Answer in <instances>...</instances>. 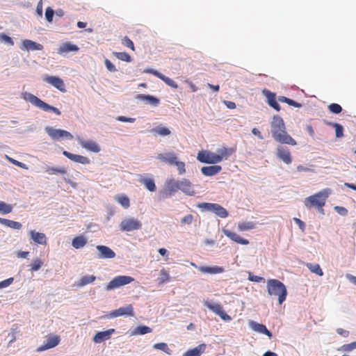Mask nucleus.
<instances>
[{
  "instance_id": "1",
  "label": "nucleus",
  "mask_w": 356,
  "mask_h": 356,
  "mask_svg": "<svg viewBox=\"0 0 356 356\" xmlns=\"http://www.w3.org/2000/svg\"><path fill=\"white\" fill-rule=\"evenodd\" d=\"M272 136L274 140L282 144L296 145V141L287 133L283 119L279 115H274L270 122Z\"/></svg>"
},
{
  "instance_id": "2",
  "label": "nucleus",
  "mask_w": 356,
  "mask_h": 356,
  "mask_svg": "<svg viewBox=\"0 0 356 356\" xmlns=\"http://www.w3.org/2000/svg\"><path fill=\"white\" fill-rule=\"evenodd\" d=\"M267 291L270 296H278L280 305H282L285 301L287 296V290L285 285L276 279H270L267 281Z\"/></svg>"
},
{
  "instance_id": "3",
  "label": "nucleus",
  "mask_w": 356,
  "mask_h": 356,
  "mask_svg": "<svg viewBox=\"0 0 356 356\" xmlns=\"http://www.w3.org/2000/svg\"><path fill=\"white\" fill-rule=\"evenodd\" d=\"M329 195L330 189H324L313 195L306 197L304 200V204L307 209L316 208L322 210Z\"/></svg>"
},
{
  "instance_id": "4",
  "label": "nucleus",
  "mask_w": 356,
  "mask_h": 356,
  "mask_svg": "<svg viewBox=\"0 0 356 356\" xmlns=\"http://www.w3.org/2000/svg\"><path fill=\"white\" fill-rule=\"evenodd\" d=\"M22 97L25 101L31 103L35 106L44 111H51L58 115L61 114V112L57 108L45 103L40 98L30 92L23 93Z\"/></svg>"
},
{
  "instance_id": "5",
  "label": "nucleus",
  "mask_w": 356,
  "mask_h": 356,
  "mask_svg": "<svg viewBox=\"0 0 356 356\" xmlns=\"http://www.w3.org/2000/svg\"><path fill=\"white\" fill-rule=\"evenodd\" d=\"M134 279L131 276L118 275L113 278L106 286V291H112L128 284L133 282Z\"/></svg>"
},
{
  "instance_id": "6",
  "label": "nucleus",
  "mask_w": 356,
  "mask_h": 356,
  "mask_svg": "<svg viewBox=\"0 0 356 356\" xmlns=\"http://www.w3.org/2000/svg\"><path fill=\"white\" fill-rule=\"evenodd\" d=\"M199 207L202 210L211 211L220 218H226L228 216L227 210L218 204L216 203H201Z\"/></svg>"
},
{
  "instance_id": "7",
  "label": "nucleus",
  "mask_w": 356,
  "mask_h": 356,
  "mask_svg": "<svg viewBox=\"0 0 356 356\" xmlns=\"http://www.w3.org/2000/svg\"><path fill=\"white\" fill-rule=\"evenodd\" d=\"M197 159L200 162L204 163L214 164L221 161V157L216 153L207 150L199 152Z\"/></svg>"
},
{
  "instance_id": "8",
  "label": "nucleus",
  "mask_w": 356,
  "mask_h": 356,
  "mask_svg": "<svg viewBox=\"0 0 356 356\" xmlns=\"http://www.w3.org/2000/svg\"><path fill=\"white\" fill-rule=\"evenodd\" d=\"M46 133L54 140H59L63 138L72 139L73 136L69 131L63 129H56L53 127H45Z\"/></svg>"
},
{
  "instance_id": "9",
  "label": "nucleus",
  "mask_w": 356,
  "mask_h": 356,
  "mask_svg": "<svg viewBox=\"0 0 356 356\" xmlns=\"http://www.w3.org/2000/svg\"><path fill=\"white\" fill-rule=\"evenodd\" d=\"M60 337L54 335L48 337L43 344L38 347L37 352H42L48 349L52 348L58 346L60 343Z\"/></svg>"
},
{
  "instance_id": "10",
  "label": "nucleus",
  "mask_w": 356,
  "mask_h": 356,
  "mask_svg": "<svg viewBox=\"0 0 356 356\" xmlns=\"http://www.w3.org/2000/svg\"><path fill=\"white\" fill-rule=\"evenodd\" d=\"M96 249L98 252L97 257L99 259H113L115 257V252L108 246L98 245Z\"/></svg>"
},
{
  "instance_id": "11",
  "label": "nucleus",
  "mask_w": 356,
  "mask_h": 356,
  "mask_svg": "<svg viewBox=\"0 0 356 356\" xmlns=\"http://www.w3.org/2000/svg\"><path fill=\"white\" fill-rule=\"evenodd\" d=\"M43 81L51 84L61 92L66 91L63 81L58 76L47 75L43 78Z\"/></svg>"
},
{
  "instance_id": "12",
  "label": "nucleus",
  "mask_w": 356,
  "mask_h": 356,
  "mask_svg": "<svg viewBox=\"0 0 356 356\" xmlns=\"http://www.w3.org/2000/svg\"><path fill=\"white\" fill-rule=\"evenodd\" d=\"M116 330L113 328L108 329L104 331L97 332L93 337L92 341L96 343H100L103 341L111 339V335L115 334Z\"/></svg>"
},
{
  "instance_id": "13",
  "label": "nucleus",
  "mask_w": 356,
  "mask_h": 356,
  "mask_svg": "<svg viewBox=\"0 0 356 356\" xmlns=\"http://www.w3.org/2000/svg\"><path fill=\"white\" fill-rule=\"evenodd\" d=\"M248 325H249V327L254 332L265 334L269 339H271L273 337L272 332L267 329L266 325H264L261 323H259L252 321V320L249 321Z\"/></svg>"
},
{
  "instance_id": "14",
  "label": "nucleus",
  "mask_w": 356,
  "mask_h": 356,
  "mask_svg": "<svg viewBox=\"0 0 356 356\" xmlns=\"http://www.w3.org/2000/svg\"><path fill=\"white\" fill-rule=\"evenodd\" d=\"M145 72L148 74H152L159 79H161L163 81H164L168 86L177 89L178 88V85L177 83L173 81L172 79H170L169 77L165 76L164 74H161V72H158L157 70H155L154 69H146L145 70Z\"/></svg>"
},
{
  "instance_id": "15",
  "label": "nucleus",
  "mask_w": 356,
  "mask_h": 356,
  "mask_svg": "<svg viewBox=\"0 0 356 356\" xmlns=\"http://www.w3.org/2000/svg\"><path fill=\"white\" fill-rule=\"evenodd\" d=\"M124 315H128L131 316H134V309L131 305H129L127 307H122L118 309H115L110 312V318H115Z\"/></svg>"
},
{
  "instance_id": "16",
  "label": "nucleus",
  "mask_w": 356,
  "mask_h": 356,
  "mask_svg": "<svg viewBox=\"0 0 356 356\" xmlns=\"http://www.w3.org/2000/svg\"><path fill=\"white\" fill-rule=\"evenodd\" d=\"M277 156L286 164L292 162V158L289 149L283 146H278L276 150Z\"/></svg>"
},
{
  "instance_id": "17",
  "label": "nucleus",
  "mask_w": 356,
  "mask_h": 356,
  "mask_svg": "<svg viewBox=\"0 0 356 356\" xmlns=\"http://www.w3.org/2000/svg\"><path fill=\"white\" fill-rule=\"evenodd\" d=\"M77 140L83 148L90 152L97 153L100 151L99 146L95 141L85 140L80 137H77Z\"/></svg>"
},
{
  "instance_id": "18",
  "label": "nucleus",
  "mask_w": 356,
  "mask_h": 356,
  "mask_svg": "<svg viewBox=\"0 0 356 356\" xmlns=\"http://www.w3.org/2000/svg\"><path fill=\"white\" fill-rule=\"evenodd\" d=\"M262 93L266 97L268 104L277 111H280V106L276 101L275 94L266 89L263 90Z\"/></svg>"
},
{
  "instance_id": "19",
  "label": "nucleus",
  "mask_w": 356,
  "mask_h": 356,
  "mask_svg": "<svg viewBox=\"0 0 356 356\" xmlns=\"http://www.w3.org/2000/svg\"><path fill=\"white\" fill-rule=\"evenodd\" d=\"M152 330L151 327L145 325H140L134 328L131 327L127 334H129V337L136 336V335H144L148 333L152 332Z\"/></svg>"
},
{
  "instance_id": "20",
  "label": "nucleus",
  "mask_w": 356,
  "mask_h": 356,
  "mask_svg": "<svg viewBox=\"0 0 356 356\" xmlns=\"http://www.w3.org/2000/svg\"><path fill=\"white\" fill-rule=\"evenodd\" d=\"M222 232L225 236H227L228 238H229L232 241L241 245H248L249 241L248 239H245L244 238H242L239 235H238L236 233L233 232L230 230H228L225 228H222Z\"/></svg>"
},
{
  "instance_id": "21",
  "label": "nucleus",
  "mask_w": 356,
  "mask_h": 356,
  "mask_svg": "<svg viewBox=\"0 0 356 356\" xmlns=\"http://www.w3.org/2000/svg\"><path fill=\"white\" fill-rule=\"evenodd\" d=\"M63 154L71 161L76 163L81 164H89L90 163V160L88 157L79 154H74L66 150L63 152Z\"/></svg>"
},
{
  "instance_id": "22",
  "label": "nucleus",
  "mask_w": 356,
  "mask_h": 356,
  "mask_svg": "<svg viewBox=\"0 0 356 356\" xmlns=\"http://www.w3.org/2000/svg\"><path fill=\"white\" fill-rule=\"evenodd\" d=\"M197 270L202 273H207V274H218V273H222L225 271L224 268L218 266H199L197 267L195 266Z\"/></svg>"
},
{
  "instance_id": "23",
  "label": "nucleus",
  "mask_w": 356,
  "mask_h": 356,
  "mask_svg": "<svg viewBox=\"0 0 356 356\" xmlns=\"http://www.w3.org/2000/svg\"><path fill=\"white\" fill-rule=\"evenodd\" d=\"M179 190L188 195H193L195 194L191 182L186 179L179 181Z\"/></svg>"
},
{
  "instance_id": "24",
  "label": "nucleus",
  "mask_w": 356,
  "mask_h": 356,
  "mask_svg": "<svg viewBox=\"0 0 356 356\" xmlns=\"http://www.w3.org/2000/svg\"><path fill=\"white\" fill-rule=\"evenodd\" d=\"M156 158L160 161L170 165H173L177 159L176 154L171 152L159 154Z\"/></svg>"
},
{
  "instance_id": "25",
  "label": "nucleus",
  "mask_w": 356,
  "mask_h": 356,
  "mask_svg": "<svg viewBox=\"0 0 356 356\" xmlns=\"http://www.w3.org/2000/svg\"><path fill=\"white\" fill-rule=\"evenodd\" d=\"M43 46L41 44L33 42L31 40H24L21 49L24 50H42Z\"/></svg>"
},
{
  "instance_id": "26",
  "label": "nucleus",
  "mask_w": 356,
  "mask_h": 356,
  "mask_svg": "<svg viewBox=\"0 0 356 356\" xmlns=\"http://www.w3.org/2000/svg\"><path fill=\"white\" fill-rule=\"evenodd\" d=\"M88 242V238L83 235L74 236L72 240V245L75 249H81L83 248Z\"/></svg>"
},
{
  "instance_id": "27",
  "label": "nucleus",
  "mask_w": 356,
  "mask_h": 356,
  "mask_svg": "<svg viewBox=\"0 0 356 356\" xmlns=\"http://www.w3.org/2000/svg\"><path fill=\"white\" fill-rule=\"evenodd\" d=\"M206 349V344L202 343L197 346L188 350L183 354V356H200Z\"/></svg>"
},
{
  "instance_id": "28",
  "label": "nucleus",
  "mask_w": 356,
  "mask_h": 356,
  "mask_svg": "<svg viewBox=\"0 0 356 356\" xmlns=\"http://www.w3.org/2000/svg\"><path fill=\"white\" fill-rule=\"evenodd\" d=\"M222 170L220 165L204 166L201 169L202 173L205 176H213L219 173Z\"/></svg>"
},
{
  "instance_id": "29",
  "label": "nucleus",
  "mask_w": 356,
  "mask_h": 356,
  "mask_svg": "<svg viewBox=\"0 0 356 356\" xmlns=\"http://www.w3.org/2000/svg\"><path fill=\"white\" fill-rule=\"evenodd\" d=\"M79 49L78 47L70 42L63 44L58 49V54H63L70 51H76Z\"/></svg>"
},
{
  "instance_id": "30",
  "label": "nucleus",
  "mask_w": 356,
  "mask_h": 356,
  "mask_svg": "<svg viewBox=\"0 0 356 356\" xmlns=\"http://www.w3.org/2000/svg\"><path fill=\"white\" fill-rule=\"evenodd\" d=\"M31 239L38 243L43 245L46 243V236L43 233L36 232L35 231L31 232Z\"/></svg>"
},
{
  "instance_id": "31",
  "label": "nucleus",
  "mask_w": 356,
  "mask_h": 356,
  "mask_svg": "<svg viewBox=\"0 0 356 356\" xmlns=\"http://www.w3.org/2000/svg\"><path fill=\"white\" fill-rule=\"evenodd\" d=\"M141 228V224H120L119 229L122 232H132Z\"/></svg>"
},
{
  "instance_id": "32",
  "label": "nucleus",
  "mask_w": 356,
  "mask_h": 356,
  "mask_svg": "<svg viewBox=\"0 0 356 356\" xmlns=\"http://www.w3.org/2000/svg\"><path fill=\"white\" fill-rule=\"evenodd\" d=\"M137 99L140 100H147L148 103L152 105H157L159 103V99L154 96L149 95L140 94L137 96Z\"/></svg>"
},
{
  "instance_id": "33",
  "label": "nucleus",
  "mask_w": 356,
  "mask_h": 356,
  "mask_svg": "<svg viewBox=\"0 0 356 356\" xmlns=\"http://www.w3.org/2000/svg\"><path fill=\"white\" fill-rule=\"evenodd\" d=\"M204 305L207 307L209 309L212 311L216 315H218L222 309V306L218 303H212L209 301H204Z\"/></svg>"
},
{
  "instance_id": "34",
  "label": "nucleus",
  "mask_w": 356,
  "mask_h": 356,
  "mask_svg": "<svg viewBox=\"0 0 356 356\" xmlns=\"http://www.w3.org/2000/svg\"><path fill=\"white\" fill-rule=\"evenodd\" d=\"M115 200L124 209H127L130 206V201L129 197L124 194L117 195L115 197Z\"/></svg>"
},
{
  "instance_id": "35",
  "label": "nucleus",
  "mask_w": 356,
  "mask_h": 356,
  "mask_svg": "<svg viewBox=\"0 0 356 356\" xmlns=\"http://www.w3.org/2000/svg\"><path fill=\"white\" fill-rule=\"evenodd\" d=\"M178 190H179V181L170 179L168 181L167 191H168L169 194L175 193Z\"/></svg>"
},
{
  "instance_id": "36",
  "label": "nucleus",
  "mask_w": 356,
  "mask_h": 356,
  "mask_svg": "<svg viewBox=\"0 0 356 356\" xmlns=\"http://www.w3.org/2000/svg\"><path fill=\"white\" fill-rule=\"evenodd\" d=\"M140 183H142L143 184L145 185V186L146 187V188L151 191V192H153V191H156V185H155V183L154 181V180L152 179H150V178H143L141 180H140Z\"/></svg>"
},
{
  "instance_id": "37",
  "label": "nucleus",
  "mask_w": 356,
  "mask_h": 356,
  "mask_svg": "<svg viewBox=\"0 0 356 356\" xmlns=\"http://www.w3.org/2000/svg\"><path fill=\"white\" fill-rule=\"evenodd\" d=\"M306 266L312 273H315L318 276L323 275V272L318 264L307 263Z\"/></svg>"
},
{
  "instance_id": "38",
  "label": "nucleus",
  "mask_w": 356,
  "mask_h": 356,
  "mask_svg": "<svg viewBox=\"0 0 356 356\" xmlns=\"http://www.w3.org/2000/svg\"><path fill=\"white\" fill-rule=\"evenodd\" d=\"M234 151L235 150L232 148L222 147L218 150V154H217V155L221 157L222 161L223 159H227L229 156L234 153Z\"/></svg>"
},
{
  "instance_id": "39",
  "label": "nucleus",
  "mask_w": 356,
  "mask_h": 356,
  "mask_svg": "<svg viewBox=\"0 0 356 356\" xmlns=\"http://www.w3.org/2000/svg\"><path fill=\"white\" fill-rule=\"evenodd\" d=\"M45 172L49 175H65L67 170L63 168L47 167Z\"/></svg>"
},
{
  "instance_id": "40",
  "label": "nucleus",
  "mask_w": 356,
  "mask_h": 356,
  "mask_svg": "<svg viewBox=\"0 0 356 356\" xmlns=\"http://www.w3.org/2000/svg\"><path fill=\"white\" fill-rule=\"evenodd\" d=\"M329 125L335 129V136L337 138H341L343 136V127L341 124L337 122H329Z\"/></svg>"
},
{
  "instance_id": "41",
  "label": "nucleus",
  "mask_w": 356,
  "mask_h": 356,
  "mask_svg": "<svg viewBox=\"0 0 356 356\" xmlns=\"http://www.w3.org/2000/svg\"><path fill=\"white\" fill-rule=\"evenodd\" d=\"M152 133L157 134L162 136H168L170 134V131L168 128L164 127H157L152 129Z\"/></svg>"
},
{
  "instance_id": "42",
  "label": "nucleus",
  "mask_w": 356,
  "mask_h": 356,
  "mask_svg": "<svg viewBox=\"0 0 356 356\" xmlns=\"http://www.w3.org/2000/svg\"><path fill=\"white\" fill-rule=\"evenodd\" d=\"M96 280V277L95 275H86L81 278L78 286H83L88 284H90Z\"/></svg>"
},
{
  "instance_id": "43",
  "label": "nucleus",
  "mask_w": 356,
  "mask_h": 356,
  "mask_svg": "<svg viewBox=\"0 0 356 356\" xmlns=\"http://www.w3.org/2000/svg\"><path fill=\"white\" fill-rule=\"evenodd\" d=\"M153 348L160 350L167 353L168 355L172 354V350L168 348L167 343L161 342L154 344Z\"/></svg>"
},
{
  "instance_id": "44",
  "label": "nucleus",
  "mask_w": 356,
  "mask_h": 356,
  "mask_svg": "<svg viewBox=\"0 0 356 356\" xmlns=\"http://www.w3.org/2000/svg\"><path fill=\"white\" fill-rule=\"evenodd\" d=\"M113 54L120 60L130 62L131 56L126 52H114Z\"/></svg>"
},
{
  "instance_id": "45",
  "label": "nucleus",
  "mask_w": 356,
  "mask_h": 356,
  "mask_svg": "<svg viewBox=\"0 0 356 356\" xmlns=\"http://www.w3.org/2000/svg\"><path fill=\"white\" fill-rule=\"evenodd\" d=\"M328 109L330 112L335 113V114H339L342 111L341 106L339 104H336V103L330 104L328 106Z\"/></svg>"
},
{
  "instance_id": "46",
  "label": "nucleus",
  "mask_w": 356,
  "mask_h": 356,
  "mask_svg": "<svg viewBox=\"0 0 356 356\" xmlns=\"http://www.w3.org/2000/svg\"><path fill=\"white\" fill-rule=\"evenodd\" d=\"M6 157L7 160L10 163H11L12 164H13V165H16L17 167H19V168H21L22 169H26V170L28 169V167H27V165L26 164H24V163H22V162H19V161H17V160H15V159H13L11 157H9L8 156H6Z\"/></svg>"
},
{
  "instance_id": "47",
  "label": "nucleus",
  "mask_w": 356,
  "mask_h": 356,
  "mask_svg": "<svg viewBox=\"0 0 356 356\" xmlns=\"http://www.w3.org/2000/svg\"><path fill=\"white\" fill-rule=\"evenodd\" d=\"M12 207L3 202H0V213L6 214L11 212Z\"/></svg>"
},
{
  "instance_id": "48",
  "label": "nucleus",
  "mask_w": 356,
  "mask_h": 356,
  "mask_svg": "<svg viewBox=\"0 0 356 356\" xmlns=\"http://www.w3.org/2000/svg\"><path fill=\"white\" fill-rule=\"evenodd\" d=\"M43 262L40 259H35L33 261V264L31 265L30 270L31 271H38L40 270L41 266H42Z\"/></svg>"
},
{
  "instance_id": "49",
  "label": "nucleus",
  "mask_w": 356,
  "mask_h": 356,
  "mask_svg": "<svg viewBox=\"0 0 356 356\" xmlns=\"http://www.w3.org/2000/svg\"><path fill=\"white\" fill-rule=\"evenodd\" d=\"M255 224H238V230L239 232H245L255 228Z\"/></svg>"
},
{
  "instance_id": "50",
  "label": "nucleus",
  "mask_w": 356,
  "mask_h": 356,
  "mask_svg": "<svg viewBox=\"0 0 356 356\" xmlns=\"http://www.w3.org/2000/svg\"><path fill=\"white\" fill-rule=\"evenodd\" d=\"M0 41L6 44H8L10 46H13L14 44L13 39L10 36L6 35L5 33L0 34Z\"/></svg>"
},
{
  "instance_id": "51",
  "label": "nucleus",
  "mask_w": 356,
  "mask_h": 356,
  "mask_svg": "<svg viewBox=\"0 0 356 356\" xmlns=\"http://www.w3.org/2000/svg\"><path fill=\"white\" fill-rule=\"evenodd\" d=\"M341 350L345 352H350L353 349L356 348V341H353L350 343H346L341 346Z\"/></svg>"
},
{
  "instance_id": "52",
  "label": "nucleus",
  "mask_w": 356,
  "mask_h": 356,
  "mask_svg": "<svg viewBox=\"0 0 356 356\" xmlns=\"http://www.w3.org/2000/svg\"><path fill=\"white\" fill-rule=\"evenodd\" d=\"M173 165L177 166L179 175H183L186 172L185 163L184 162L176 161Z\"/></svg>"
},
{
  "instance_id": "53",
  "label": "nucleus",
  "mask_w": 356,
  "mask_h": 356,
  "mask_svg": "<svg viewBox=\"0 0 356 356\" xmlns=\"http://www.w3.org/2000/svg\"><path fill=\"white\" fill-rule=\"evenodd\" d=\"M54 14V11L51 7L47 8L45 11V17L49 22H51L53 21Z\"/></svg>"
},
{
  "instance_id": "54",
  "label": "nucleus",
  "mask_w": 356,
  "mask_h": 356,
  "mask_svg": "<svg viewBox=\"0 0 356 356\" xmlns=\"http://www.w3.org/2000/svg\"><path fill=\"white\" fill-rule=\"evenodd\" d=\"M122 44L130 48L131 50L134 51V42H132L131 40H130L127 36H125L123 39H122Z\"/></svg>"
},
{
  "instance_id": "55",
  "label": "nucleus",
  "mask_w": 356,
  "mask_h": 356,
  "mask_svg": "<svg viewBox=\"0 0 356 356\" xmlns=\"http://www.w3.org/2000/svg\"><path fill=\"white\" fill-rule=\"evenodd\" d=\"M13 281H14V278L10 277V278H8L5 280L0 282V289H3V288H6V287L10 286L13 282Z\"/></svg>"
},
{
  "instance_id": "56",
  "label": "nucleus",
  "mask_w": 356,
  "mask_h": 356,
  "mask_svg": "<svg viewBox=\"0 0 356 356\" xmlns=\"http://www.w3.org/2000/svg\"><path fill=\"white\" fill-rule=\"evenodd\" d=\"M104 63L108 71L112 72L117 71V69L115 68V65L108 59L106 58L104 60Z\"/></svg>"
},
{
  "instance_id": "57",
  "label": "nucleus",
  "mask_w": 356,
  "mask_h": 356,
  "mask_svg": "<svg viewBox=\"0 0 356 356\" xmlns=\"http://www.w3.org/2000/svg\"><path fill=\"white\" fill-rule=\"evenodd\" d=\"M248 280L251 282H260L264 280V278L262 277L257 276L252 274L251 273H249Z\"/></svg>"
},
{
  "instance_id": "58",
  "label": "nucleus",
  "mask_w": 356,
  "mask_h": 356,
  "mask_svg": "<svg viewBox=\"0 0 356 356\" xmlns=\"http://www.w3.org/2000/svg\"><path fill=\"white\" fill-rule=\"evenodd\" d=\"M225 321H229L232 318L223 309L218 314Z\"/></svg>"
},
{
  "instance_id": "59",
  "label": "nucleus",
  "mask_w": 356,
  "mask_h": 356,
  "mask_svg": "<svg viewBox=\"0 0 356 356\" xmlns=\"http://www.w3.org/2000/svg\"><path fill=\"white\" fill-rule=\"evenodd\" d=\"M117 120L118 121H120V122H134L136 119L135 118H127V117H125V116H118L117 118Z\"/></svg>"
},
{
  "instance_id": "60",
  "label": "nucleus",
  "mask_w": 356,
  "mask_h": 356,
  "mask_svg": "<svg viewBox=\"0 0 356 356\" xmlns=\"http://www.w3.org/2000/svg\"><path fill=\"white\" fill-rule=\"evenodd\" d=\"M169 279H170L169 274L166 271L162 270L161 273V277H160V282L163 283V282L168 281Z\"/></svg>"
},
{
  "instance_id": "61",
  "label": "nucleus",
  "mask_w": 356,
  "mask_h": 356,
  "mask_svg": "<svg viewBox=\"0 0 356 356\" xmlns=\"http://www.w3.org/2000/svg\"><path fill=\"white\" fill-rule=\"evenodd\" d=\"M7 337L9 339V342H8L9 344L14 342V341L16 339L15 330L13 329L12 331L10 333H8Z\"/></svg>"
},
{
  "instance_id": "62",
  "label": "nucleus",
  "mask_w": 356,
  "mask_h": 356,
  "mask_svg": "<svg viewBox=\"0 0 356 356\" xmlns=\"http://www.w3.org/2000/svg\"><path fill=\"white\" fill-rule=\"evenodd\" d=\"M335 210L342 216H346L348 213V210L342 207H336Z\"/></svg>"
},
{
  "instance_id": "63",
  "label": "nucleus",
  "mask_w": 356,
  "mask_h": 356,
  "mask_svg": "<svg viewBox=\"0 0 356 356\" xmlns=\"http://www.w3.org/2000/svg\"><path fill=\"white\" fill-rule=\"evenodd\" d=\"M287 104L290 105V106H293L294 107H296V108H300L301 107V104L291 99H288V101H287Z\"/></svg>"
},
{
  "instance_id": "64",
  "label": "nucleus",
  "mask_w": 356,
  "mask_h": 356,
  "mask_svg": "<svg viewBox=\"0 0 356 356\" xmlns=\"http://www.w3.org/2000/svg\"><path fill=\"white\" fill-rule=\"evenodd\" d=\"M346 277L350 282L353 283V284H355L356 286V277L355 276L350 275V274H346Z\"/></svg>"
}]
</instances>
